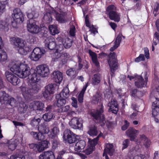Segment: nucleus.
Wrapping results in <instances>:
<instances>
[{
    "label": "nucleus",
    "mask_w": 159,
    "mask_h": 159,
    "mask_svg": "<svg viewBox=\"0 0 159 159\" xmlns=\"http://www.w3.org/2000/svg\"><path fill=\"white\" fill-rule=\"evenodd\" d=\"M10 65L11 70L20 78H26L30 74V68L25 62L20 63L13 62Z\"/></svg>",
    "instance_id": "obj_1"
},
{
    "label": "nucleus",
    "mask_w": 159,
    "mask_h": 159,
    "mask_svg": "<svg viewBox=\"0 0 159 159\" xmlns=\"http://www.w3.org/2000/svg\"><path fill=\"white\" fill-rule=\"evenodd\" d=\"M11 43L18 48V52L20 54L26 55L27 52L30 51L29 47L25 45L24 41L19 38L11 37L10 38Z\"/></svg>",
    "instance_id": "obj_2"
},
{
    "label": "nucleus",
    "mask_w": 159,
    "mask_h": 159,
    "mask_svg": "<svg viewBox=\"0 0 159 159\" xmlns=\"http://www.w3.org/2000/svg\"><path fill=\"white\" fill-rule=\"evenodd\" d=\"M22 93L25 99L31 97L34 93H36L39 90V87L36 85L31 86L30 88L26 87L25 84H23L20 87Z\"/></svg>",
    "instance_id": "obj_3"
},
{
    "label": "nucleus",
    "mask_w": 159,
    "mask_h": 159,
    "mask_svg": "<svg viewBox=\"0 0 159 159\" xmlns=\"http://www.w3.org/2000/svg\"><path fill=\"white\" fill-rule=\"evenodd\" d=\"M145 75V81H144L143 77L140 75H138L137 74H134V75L130 76L128 75L127 78H129L130 80L134 79L135 81V85L138 88H141L146 86L148 80V77L147 76V73H144Z\"/></svg>",
    "instance_id": "obj_4"
},
{
    "label": "nucleus",
    "mask_w": 159,
    "mask_h": 159,
    "mask_svg": "<svg viewBox=\"0 0 159 159\" xmlns=\"http://www.w3.org/2000/svg\"><path fill=\"white\" fill-rule=\"evenodd\" d=\"M49 144V142L47 140L42 141L38 143H31L29 145L30 148L36 152H41L48 148Z\"/></svg>",
    "instance_id": "obj_5"
},
{
    "label": "nucleus",
    "mask_w": 159,
    "mask_h": 159,
    "mask_svg": "<svg viewBox=\"0 0 159 159\" xmlns=\"http://www.w3.org/2000/svg\"><path fill=\"white\" fill-rule=\"evenodd\" d=\"M0 102L9 104L12 107H15L17 102L13 98H9L8 95L4 91L0 92Z\"/></svg>",
    "instance_id": "obj_6"
},
{
    "label": "nucleus",
    "mask_w": 159,
    "mask_h": 159,
    "mask_svg": "<svg viewBox=\"0 0 159 159\" xmlns=\"http://www.w3.org/2000/svg\"><path fill=\"white\" fill-rule=\"evenodd\" d=\"M55 57L52 59L53 61H58L59 63L64 65L67 62L68 59L70 57V55L67 53H60L56 52L55 54Z\"/></svg>",
    "instance_id": "obj_7"
},
{
    "label": "nucleus",
    "mask_w": 159,
    "mask_h": 159,
    "mask_svg": "<svg viewBox=\"0 0 159 159\" xmlns=\"http://www.w3.org/2000/svg\"><path fill=\"white\" fill-rule=\"evenodd\" d=\"M45 51L43 48L36 47L33 50L30 56L32 60L37 61L39 60L45 54Z\"/></svg>",
    "instance_id": "obj_8"
},
{
    "label": "nucleus",
    "mask_w": 159,
    "mask_h": 159,
    "mask_svg": "<svg viewBox=\"0 0 159 159\" xmlns=\"http://www.w3.org/2000/svg\"><path fill=\"white\" fill-rule=\"evenodd\" d=\"M116 7L114 5L109 6L107 8V11L108 13L109 18L115 21L118 22L120 20V16L115 11Z\"/></svg>",
    "instance_id": "obj_9"
},
{
    "label": "nucleus",
    "mask_w": 159,
    "mask_h": 159,
    "mask_svg": "<svg viewBox=\"0 0 159 159\" xmlns=\"http://www.w3.org/2000/svg\"><path fill=\"white\" fill-rule=\"evenodd\" d=\"M77 136L72 133L69 129H66L64 132L63 134V139L66 142L69 143H73L77 141Z\"/></svg>",
    "instance_id": "obj_10"
},
{
    "label": "nucleus",
    "mask_w": 159,
    "mask_h": 159,
    "mask_svg": "<svg viewBox=\"0 0 159 159\" xmlns=\"http://www.w3.org/2000/svg\"><path fill=\"white\" fill-rule=\"evenodd\" d=\"M27 30L30 32L37 34L40 31V29L36 24L35 21L33 19L29 20L27 22Z\"/></svg>",
    "instance_id": "obj_11"
},
{
    "label": "nucleus",
    "mask_w": 159,
    "mask_h": 159,
    "mask_svg": "<svg viewBox=\"0 0 159 159\" xmlns=\"http://www.w3.org/2000/svg\"><path fill=\"white\" fill-rule=\"evenodd\" d=\"M103 112V107L102 105L101 108L99 110H97L95 112L92 113V116L95 119L97 120H99V123L102 126H103L106 123L104 117L102 114Z\"/></svg>",
    "instance_id": "obj_12"
},
{
    "label": "nucleus",
    "mask_w": 159,
    "mask_h": 159,
    "mask_svg": "<svg viewBox=\"0 0 159 159\" xmlns=\"http://www.w3.org/2000/svg\"><path fill=\"white\" fill-rule=\"evenodd\" d=\"M5 75L7 80L12 85L16 86L20 82V80L18 77L11 72L7 71Z\"/></svg>",
    "instance_id": "obj_13"
},
{
    "label": "nucleus",
    "mask_w": 159,
    "mask_h": 159,
    "mask_svg": "<svg viewBox=\"0 0 159 159\" xmlns=\"http://www.w3.org/2000/svg\"><path fill=\"white\" fill-rule=\"evenodd\" d=\"M12 17L14 20L19 23H22L24 20L23 14L20 9L18 8L14 10Z\"/></svg>",
    "instance_id": "obj_14"
},
{
    "label": "nucleus",
    "mask_w": 159,
    "mask_h": 159,
    "mask_svg": "<svg viewBox=\"0 0 159 159\" xmlns=\"http://www.w3.org/2000/svg\"><path fill=\"white\" fill-rule=\"evenodd\" d=\"M36 72L40 76L45 77L49 73V70L48 66L45 65H40L36 67Z\"/></svg>",
    "instance_id": "obj_15"
},
{
    "label": "nucleus",
    "mask_w": 159,
    "mask_h": 159,
    "mask_svg": "<svg viewBox=\"0 0 159 159\" xmlns=\"http://www.w3.org/2000/svg\"><path fill=\"white\" fill-rule=\"evenodd\" d=\"M83 121L81 118L74 117L69 122L70 125L73 129H81L83 127Z\"/></svg>",
    "instance_id": "obj_16"
},
{
    "label": "nucleus",
    "mask_w": 159,
    "mask_h": 159,
    "mask_svg": "<svg viewBox=\"0 0 159 159\" xmlns=\"http://www.w3.org/2000/svg\"><path fill=\"white\" fill-rule=\"evenodd\" d=\"M135 141L136 144L139 145H141V143H142L144 146L147 148H149L151 144L150 140L143 134L140 135L139 139Z\"/></svg>",
    "instance_id": "obj_17"
},
{
    "label": "nucleus",
    "mask_w": 159,
    "mask_h": 159,
    "mask_svg": "<svg viewBox=\"0 0 159 159\" xmlns=\"http://www.w3.org/2000/svg\"><path fill=\"white\" fill-rule=\"evenodd\" d=\"M129 156L130 159H146L145 155L139 154V153L136 150L133 148L131 149L129 152Z\"/></svg>",
    "instance_id": "obj_18"
},
{
    "label": "nucleus",
    "mask_w": 159,
    "mask_h": 159,
    "mask_svg": "<svg viewBox=\"0 0 159 159\" xmlns=\"http://www.w3.org/2000/svg\"><path fill=\"white\" fill-rule=\"evenodd\" d=\"M30 107L34 110H43L44 104L41 102L39 101H34L30 103Z\"/></svg>",
    "instance_id": "obj_19"
},
{
    "label": "nucleus",
    "mask_w": 159,
    "mask_h": 159,
    "mask_svg": "<svg viewBox=\"0 0 159 159\" xmlns=\"http://www.w3.org/2000/svg\"><path fill=\"white\" fill-rule=\"evenodd\" d=\"M56 12V10L52 7H50L49 9L48 12L46 13L44 16L43 20L46 23H49L51 22L52 20L51 15H54V13Z\"/></svg>",
    "instance_id": "obj_20"
},
{
    "label": "nucleus",
    "mask_w": 159,
    "mask_h": 159,
    "mask_svg": "<svg viewBox=\"0 0 159 159\" xmlns=\"http://www.w3.org/2000/svg\"><path fill=\"white\" fill-rule=\"evenodd\" d=\"M45 89L43 95L44 97L46 98L54 93L55 88L53 84H48L45 87Z\"/></svg>",
    "instance_id": "obj_21"
},
{
    "label": "nucleus",
    "mask_w": 159,
    "mask_h": 159,
    "mask_svg": "<svg viewBox=\"0 0 159 159\" xmlns=\"http://www.w3.org/2000/svg\"><path fill=\"white\" fill-rule=\"evenodd\" d=\"M109 107V111L111 112L112 113L116 114L118 111L117 103L116 101L114 99H112L108 104Z\"/></svg>",
    "instance_id": "obj_22"
},
{
    "label": "nucleus",
    "mask_w": 159,
    "mask_h": 159,
    "mask_svg": "<svg viewBox=\"0 0 159 159\" xmlns=\"http://www.w3.org/2000/svg\"><path fill=\"white\" fill-rule=\"evenodd\" d=\"M44 43L45 48L50 50H52L56 48V43L51 38L48 37L44 41Z\"/></svg>",
    "instance_id": "obj_23"
},
{
    "label": "nucleus",
    "mask_w": 159,
    "mask_h": 159,
    "mask_svg": "<svg viewBox=\"0 0 159 159\" xmlns=\"http://www.w3.org/2000/svg\"><path fill=\"white\" fill-rule=\"evenodd\" d=\"M39 159H55V157L52 152L47 151L43 152L40 155Z\"/></svg>",
    "instance_id": "obj_24"
},
{
    "label": "nucleus",
    "mask_w": 159,
    "mask_h": 159,
    "mask_svg": "<svg viewBox=\"0 0 159 159\" xmlns=\"http://www.w3.org/2000/svg\"><path fill=\"white\" fill-rule=\"evenodd\" d=\"M127 135L130 138L131 141L134 140L136 137V134L139 133L138 130H137L134 128H130L126 132Z\"/></svg>",
    "instance_id": "obj_25"
},
{
    "label": "nucleus",
    "mask_w": 159,
    "mask_h": 159,
    "mask_svg": "<svg viewBox=\"0 0 159 159\" xmlns=\"http://www.w3.org/2000/svg\"><path fill=\"white\" fill-rule=\"evenodd\" d=\"M53 78L54 81L57 83L60 84L62 80L63 75L59 70L55 71L53 72Z\"/></svg>",
    "instance_id": "obj_26"
},
{
    "label": "nucleus",
    "mask_w": 159,
    "mask_h": 159,
    "mask_svg": "<svg viewBox=\"0 0 159 159\" xmlns=\"http://www.w3.org/2000/svg\"><path fill=\"white\" fill-rule=\"evenodd\" d=\"M40 79V75L38 74L37 72L34 73L32 74L29 77L30 82L31 83V86H33V85H35L39 87L36 82H38Z\"/></svg>",
    "instance_id": "obj_27"
},
{
    "label": "nucleus",
    "mask_w": 159,
    "mask_h": 159,
    "mask_svg": "<svg viewBox=\"0 0 159 159\" xmlns=\"http://www.w3.org/2000/svg\"><path fill=\"white\" fill-rule=\"evenodd\" d=\"M114 151L115 149L113 144L107 143L105 145L103 156H104L105 154H108L111 156H112Z\"/></svg>",
    "instance_id": "obj_28"
},
{
    "label": "nucleus",
    "mask_w": 159,
    "mask_h": 159,
    "mask_svg": "<svg viewBox=\"0 0 159 159\" xmlns=\"http://www.w3.org/2000/svg\"><path fill=\"white\" fill-rule=\"evenodd\" d=\"M54 16L57 20L60 23H65L67 21L65 13L63 12L59 13L56 11V12L54 13Z\"/></svg>",
    "instance_id": "obj_29"
},
{
    "label": "nucleus",
    "mask_w": 159,
    "mask_h": 159,
    "mask_svg": "<svg viewBox=\"0 0 159 159\" xmlns=\"http://www.w3.org/2000/svg\"><path fill=\"white\" fill-rule=\"evenodd\" d=\"M86 145L85 142L83 140H80L77 142L75 145L74 150L75 151L80 152L84 149Z\"/></svg>",
    "instance_id": "obj_30"
},
{
    "label": "nucleus",
    "mask_w": 159,
    "mask_h": 159,
    "mask_svg": "<svg viewBox=\"0 0 159 159\" xmlns=\"http://www.w3.org/2000/svg\"><path fill=\"white\" fill-rule=\"evenodd\" d=\"M69 89L68 87H66L64 88L62 92L56 96V98H59L61 97L67 98L69 97Z\"/></svg>",
    "instance_id": "obj_31"
},
{
    "label": "nucleus",
    "mask_w": 159,
    "mask_h": 159,
    "mask_svg": "<svg viewBox=\"0 0 159 159\" xmlns=\"http://www.w3.org/2000/svg\"><path fill=\"white\" fill-rule=\"evenodd\" d=\"M152 115L153 116H157L159 113V104L157 101H155L152 103Z\"/></svg>",
    "instance_id": "obj_32"
},
{
    "label": "nucleus",
    "mask_w": 159,
    "mask_h": 159,
    "mask_svg": "<svg viewBox=\"0 0 159 159\" xmlns=\"http://www.w3.org/2000/svg\"><path fill=\"white\" fill-rule=\"evenodd\" d=\"M109 60L108 61V64L110 65V63L113 65H118L116 60V56L115 52H111L109 56Z\"/></svg>",
    "instance_id": "obj_33"
},
{
    "label": "nucleus",
    "mask_w": 159,
    "mask_h": 159,
    "mask_svg": "<svg viewBox=\"0 0 159 159\" xmlns=\"http://www.w3.org/2000/svg\"><path fill=\"white\" fill-rule=\"evenodd\" d=\"M57 45L56 47V51L57 52H61L64 49V44H63V39L61 37H58L57 38Z\"/></svg>",
    "instance_id": "obj_34"
},
{
    "label": "nucleus",
    "mask_w": 159,
    "mask_h": 159,
    "mask_svg": "<svg viewBox=\"0 0 159 159\" xmlns=\"http://www.w3.org/2000/svg\"><path fill=\"white\" fill-rule=\"evenodd\" d=\"M89 53L91 57L93 63L98 68H99L100 67L99 63L98 61L96 53L90 50L89 51Z\"/></svg>",
    "instance_id": "obj_35"
},
{
    "label": "nucleus",
    "mask_w": 159,
    "mask_h": 159,
    "mask_svg": "<svg viewBox=\"0 0 159 159\" xmlns=\"http://www.w3.org/2000/svg\"><path fill=\"white\" fill-rule=\"evenodd\" d=\"M30 134L35 139L39 141L43 140L44 139L43 134L39 131V132L32 131L30 133Z\"/></svg>",
    "instance_id": "obj_36"
},
{
    "label": "nucleus",
    "mask_w": 159,
    "mask_h": 159,
    "mask_svg": "<svg viewBox=\"0 0 159 159\" xmlns=\"http://www.w3.org/2000/svg\"><path fill=\"white\" fill-rule=\"evenodd\" d=\"M101 75L99 74L94 75L92 79V84L93 85H97L99 84L101 81Z\"/></svg>",
    "instance_id": "obj_37"
},
{
    "label": "nucleus",
    "mask_w": 159,
    "mask_h": 159,
    "mask_svg": "<svg viewBox=\"0 0 159 159\" xmlns=\"http://www.w3.org/2000/svg\"><path fill=\"white\" fill-rule=\"evenodd\" d=\"M55 116L53 112H48L44 114L43 117L45 121L48 122L51 119H53Z\"/></svg>",
    "instance_id": "obj_38"
},
{
    "label": "nucleus",
    "mask_w": 159,
    "mask_h": 159,
    "mask_svg": "<svg viewBox=\"0 0 159 159\" xmlns=\"http://www.w3.org/2000/svg\"><path fill=\"white\" fill-rule=\"evenodd\" d=\"M18 142V141L17 140H11L9 141L8 143L9 149L12 151L14 150L17 146Z\"/></svg>",
    "instance_id": "obj_39"
},
{
    "label": "nucleus",
    "mask_w": 159,
    "mask_h": 159,
    "mask_svg": "<svg viewBox=\"0 0 159 159\" xmlns=\"http://www.w3.org/2000/svg\"><path fill=\"white\" fill-rule=\"evenodd\" d=\"M88 86V83H87L84 86L80 93L78 95V100L80 103H82L83 102L84 95Z\"/></svg>",
    "instance_id": "obj_40"
},
{
    "label": "nucleus",
    "mask_w": 159,
    "mask_h": 159,
    "mask_svg": "<svg viewBox=\"0 0 159 159\" xmlns=\"http://www.w3.org/2000/svg\"><path fill=\"white\" fill-rule=\"evenodd\" d=\"M67 75L70 76L71 79L75 78L77 75V73L74 69H70L66 71Z\"/></svg>",
    "instance_id": "obj_41"
},
{
    "label": "nucleus",
    "mask_w": 159,
    "mask_h": 159,
    "mask_svg": "<svg viewBox=\"0 0 159 159\" xmlns=\"http://www.w3.org/2000/svg\"><path fill=\"white\" fill-rule=\"evenodd\" d=\"M7 59V55L6 52L2 48H0V61L5 62Z\"/></svg>",
    "instance_id": "obj_42"
},
{
    "label": "nucleus",
    "mask_w": 159,
    "mask_h": 159,
    "mask_svg": "<svg viewBox=\"0 0 159 159\" xmlns=\"http://www.w3.org/2000/svg\"><path fill=\"white\" fill-rule=\"evenodd\" d=\"M28 107L26 104L23 102L19 104V106L18 108V111L21 113H24L27 111Z\"/></svg>",
    "instance_id": "obj_43"
},
{
    "label": "nucleus",
    "mask_w": 159,
    "mask_h": 159,
    "mask_svg": "<svg viewBox=\"0 0 159 159\" xmlns=\"http://www.w3.org/2000/svg\"><path fill=\"white\" fill-rule=\"evenodd\" d=\"M102 135V133H101L99 134H98V136L97 137L94 139L93 140H89V144L90 145V147L94 148V146L97 144L98 141V140L99 138Z\"/></svg>",
    "instance_id": "obj_44"
},
{
    "label": "nucleus",
    "mask_w": 159,
    "mask_h": 159,
    "mask_svg": "<svg viewBox=\"0 0 159 159\" xmlns=\"http://www.w3.org/2000/svg\"><path fill=\"white\" fill-rule=\"evenodd\" d=\"M49 29L50 33L52 35H54L59 33V30L57 29V26L55 25H49Z\"/></svg>",
    "instance_id": "obj_45"
},
{
    "label": "nucleus",
    "mask_w": 159,
    "mask_h": 159,
    "mask_svg": "<svg viewBox=\"0 0 159 159\" xmlns=\"http://www.w3.org/2000/svg\"><path fill=\"white\" fill-rule=\"evenodd\" d=\"M88 133L91 136H96L98 133L97 127L95 126L90 127Z\"/></svg>",
    "instance_id": "obj_46"
},
{
    "label": "nucleus",
    "mask_w": 159,
    "mask_h": 159,
    "mask_svg": "<svg viewBox=\"0 0 159 159\" xmlns=\"http://www.w3.org/2000/svg\"><path fill=\"white\" fill-rule=\"evenodd\" d=\"M64 46L66 48H70L72 45V40L69 38H66L65 39H63Z\"/></svg>",
    "instance_id": "obj_47"
},
{
    "label": "nucleus",
    "mask_w": 159,
    "mask_h": 159,
    "mask_svg": "<svg viewBox=\"0 0 159 159\" xmlns=\"http://www.w3.org/2000/svg\"><path fill=\"white\" fill-rule=\"evenodd\" d=\"M38 129L39 131L43 134H47L49 131V127L47 125L39 126Z\"/></svg>",
    "instance_id": "obj_48"
},
{
    "label": "nucleus",
    "mask_w": 159,
    "mask_h": 159,
    "mask_svg": "<svg viewBox=\"0 0 159 159\" xmlns=\"http://www.w3.org/2000/svg\"><path fill=\"white\" fill-rule=\"evenodd\" d=\"M65 98L64 97H61L59 98H56L57 100V105L58 107H61L65 105L66 100Z\"/></svg>",
    "instance_id": "obj_49"
},
{
    "label": "nucleus",
    "mask_w": 159,
    "mask_h": 159,
    "mask_svg": "<svg viewBox=\"0 0 159 159\" xmlns=\"http://www.w3.org/2000/svg\"><path fill=\"white\" fill-rule=\"evenodd\" d=\"M59 133V130L58 128L57 127H54L51 132L50 137L52 138H57V136Z\"/></svg>",
    "instance_id": "obj_50"
},
{
    "label": "nucleus",
    "mask_w": 159,
    "mask_h": 159,
    "mask_svg": "<svg viewBox=\"0 0 159 159\" xmlns=\"http://www.w3.org/2000/svg\"><path fill=\"white\" fill-rule=\"evenodd\" d=\"M111 71V77L114 76V72L117 69L118 66L113 65L111 63H110V65H109Z\"/></svg>",
    "instance_id": "obj_51"
},
{
    "label": "nucleus",
    "mask_w": 159,
    "mask_h": 159,
    "mask_svg": "<svg viewBox=\"0 0 159 159\" xmlns=\"http://www.w3.org/2000/svg\"><path fill=\"white\" fill-rule=\"evenodd\" d=\"M34 11H32L31 13H28L27 14L28 17L30 20L33 19L34 18H37L39 16V13L38 12H35V14L34 15Z\"/></svg>",
    "instance_id": "obj_52"
},
{
    "label": "nucleus",
    "mask_w": 159,
    "mask_h": 159,
    "mask_svg": "<svg viewBox=\"0 0 159 159\" xmlns=\"http://www.w3.org/2000/svg\"><path fill=\"white\" fill-rule=\"evenodd\" d=\"M40 121L41 119L40 118H37L36 117H35L31 120L30 124L32 126H37L39 124Z\"/></svg>",
    "instance_id": "obj_53"
},
{
    "label": "nucleus",
    "mask_w": 159,
    "mask_h": 159,
    "mask_svg": "<svg viewBox=\"0 0 159 159\" xmlns=\"http://www.w3.org/2000/svg\"><path fill=\"white\" fill-rule=\"evenodd\" d=\"M8 24L5 20H0V30H4L7 27Z\"/></svg>",
    "instance_id": "obj_54"
},
{
    "label": "nucleus",
    "mask_w": 159,
    "mask_h": 159,
    "mask_svg": "<svg viewBox=\"0 0 159 159\" xmlns=\"http://www.w3.org/2000/svg\"><path fill=\"white\" fill-rule=\"evenodd\" d=\"M122 36V34L119 33L115 39L114 44L116 45L117 46L119 47L120 44Z\"/></svg>",
    "instance_id": "obj_55"
},
{
    "label": "nucleus",
    "mask_w": 159,
    "mask_h": 159,
    "mask_svg": "<svg viewBox=\"0 0 159 159\" xmlns=\"http://www.w3.org/2000/svg\"><path fill=\"white\" fill-rule=\"evenodd\" d=\"M144 59L145 57L144 55L143 54H140L138 57L135 59V61L138 62L141 61H144Z\"/></svg>",
    "instance_id": "obj_56"
},
{
    "label": "nucleus",
    "mask_w": 159,
    "mask_h": 159,
    "mask_svg": "<svg viewBox=\"0 0 159 159\" xmlns=\"http://www.w3.org/2000/svg\"><path fill=\"white\" fill-rule=\"evenodd\" d=\"M129 140L128 139H126L122 143V149H124L126 148L129 145Z\"/></svg>",
    "instance_id": "obj_57"
},
{
    "label": "nucleus",
    "mask_w": 159,
    "mask_h": 159,
    "mask_svg": "<svg viewBox=\"0 0 159 159\" xmlns=\"http://www.w3.org/2000/svg\"><path fill=\"white\" fill-rule=\"evenodd\" d=\"M75 29L74 25L71 26L69 31L70 34L71 36H74L75 35Z\"/></svg>",
    "instance_id": "obj_58"
},
{
    "label": "nucleus",
    "mask_w": 159,
    "mask_h": 159,
    "mask_svg": "<svg viewBox=\"0 0 159 159\" xmlns=\"http://www.w3.org/2000/svg\"><path fill=\"white\" fill-rule=\"evenodd\" d=\"M5 4L0 2V15L4 11L5 9Z\"/></svg>",
    "instance_id": "obj_59"
},
{
    "label": "nucleus",
    "mask_w": 159,
    "mask_h": 159,
    "mask_svg": "<svg viewBox=\"0 0 159 159\" xmlns=\"http://www.w3.org/2000/svg\"><path fill=\"white\" fill-rule=\"evenodd\" d=\"M131 95L132 96L135 97L136 96H137L139 94L141 93V92L140 91H137V89H134L131 90Z\"/></svg>",
    "instance_id": "obj_60"
},
{
    "label": "nucleus",
    "mask_w": 159,
    "mask_h": 159,
    "mask_svg": "<svg viewBox=\"0 0 159 159\" xmlns=\"http://www.w3.org/2000/svg\"><path fill=\"white\" fill-rule=\"evenodd\" d=\"M94 148L93 147H89L85 151V153L87 155H89L94 150Z\"/></svg>",
    "instance_id": "obj_61"
},
{
    "label": "nucleus",
    "mask_w": 159,
    "mask_h": 159,
    "mask_svg": "<svg viewBox=\"0 0 159 159\" xmlns=\"http://www.w3.org/2000/svg\"><path fill=\"white\" fill-rule=\"evenodd\" d=\"M72 102V105L73 107L77 108L78 107V105L77 103V101L76 98L74 97H72L71 98Z\"/></svg>",
    "instance_id": "obj_62"
},
{
    "label": "nucleus",
    "mask_w": 159,
    "mask_h": 159,
    "mask_svg": "<svg viewBox=\"0 0 159 159\" xmlns=\"http://www.w3.org/2000/svg\"><path fill=\"white\" fill-rule=\"evenodd\" d=\"M10 159H25V157L24 156L19 157L17 155H15L11 156Z\"/></svg>",
    "instance_id": "obj_63"
},
{
    "label": "nucleus",
    "mask_w": 159,
    "mask_h": 159,
    "mask_svg": "<svg viewBox=\"0 0 159 159\" xmlns=\"http://www.w3.org/2000/svg\"><path fill=\"white\" fill-rule=\"evenodd\" d=\"M70 109V107L69 105H66L61 108V111L63 112H68Z\"/></svg>",
    "instance_id": "obj_64"
}]
</instances>
